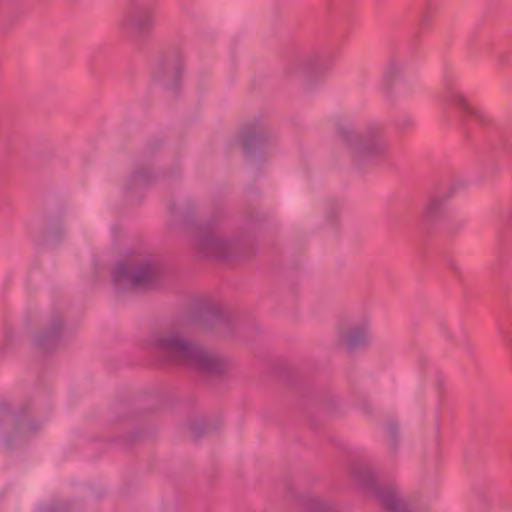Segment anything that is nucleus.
<instances>
[{
    "label": "nucleus",
    "instance_id": "nucleus-10",
    "mask_svg": "<svg viewBox=\"0 0 512 512\" xmlns=\"http://www.w3.org/2000/svg\"><path fill=\"white\" fill-rule=\"evenodd\" d=\"M381 502L389 512H405L407 502L396 490H389L381 495Z\"/></svg>",
    "mask_w": 512,
    "mask_h": 512
},
{
    "label": "nucleus",
    "instance_id": "nucleus-6",
    "mask_svg": "<svg viewBox=\"0 0 512 512\" xmlns=\"http://www.w3.org/2000/svg\"><path fill=\"white\" fill-rule=\"evenodd\" d=\"M155 25V12L145 7H135L127 11L119 20L118 26L123 31L148 32Z\"/></svg>",
    "mask_w": 512,
    "mask_h": 512
},
{
    "label": "nucleus",
    "instance_id": "nucleus-13",
    "mask_svg": "<svg viewBox=\"0 0 512 512\" xmlns=\"http://www.w3.org/2000/svg\"><path fill=\"white\" fill-rule=\"evenodd\" d=\"M166 68L165 65L162 63L157 64L152 71V77L155 81H161L162 80V74L165 72Z\"/></svg>",
    "mask_w": 512,
    "mask_h": 512
},
{
    "label": "nucleus",
    "instance_id": "nucleus-12",
    "mask_svg": "<svg viewBox=\"0 0 512 512\" xmlns=\"http://www.w3.org/2000/svg\"><path fill=\"white\" fill-rule=\"evenodd\" d=\"M37 512H65L63 506L54 504H45L37 509Z\"/></svg>",
    "mask_w": 512,
    "mask_h": 512
},
{
    "label": "nucleus",
    "instance_id": "nucleus-2",
    "mask_svg": "<svg viewBox=\"0 0 512 512\" xmlns=\"http://www.w3.org/2000/svg\"><path fill=\"white\" fill-rule=\"evenodd\" d=\"M157 271L153 258L127 257L115 264L112 279L118 288L129 289L150 282Z\"/></svg>",
    "mask_w": 512,
    "mask_h": 512
},
{
    "label": "nucleus",
    "instance_id": "nucleus-4",
    "mask_svg": "<svg viewBox=\"0 0 512 512\" xmlns=\"http://www.w3.org/2000/svg\"><path fill=\"white\" fill-rule=\"evenodd\" d=\"M336 341L339 346L354 350L367 345L371 339V321L361 319H340L335 325Z\"/></svg>",
    "mask_w": 512,
    "mask_h": 512
},
{
    "label": "nucleus",
    "instance_id": "nucleus-9",
    "mask_svg": "<svg viewBox=\"0 0 512 512\" xmlns=\"http://www.w3.org/2000/svg\"><path fill=\"white\" fill-rule=\"evenodd\" d=\"M405 79V66L401 61L390 60L384 67L379 88L384 93H391Z\"/></svg>",
    "mask_w": 512,
    "mask_h": 512
},
{
    "label": "nucleus",
    "instance_id": "nucleus-5",
    "mask_svg": "<svg viewBox=\"0 0 512 512\" xmlns=\"http://www.w3.org/2000/svg\"><path fill=\"white\" fill-rule=\"evenodd\" d=\"M196 248L204 255L222 258L226 255L230 242L225 237L211 229H199L194 235Z\"/></svg>",
    "mask_w": 512,
    "mask_h": 512
},
{
    "label": "nucleus",
    "instance_id": "nucleus-11",
    "mask_svg": "<svg viewBox=\"0 0 512 512\" xmlns=\"http://www.w3.org/2000/svg\"><path fill=\"white\" fill-rule=\"evenodd\" d=\"M299 68L307 74L317 73L321 69L320 58L316 55H309L300 61Z\"/></svg>",
    "mask_w": 512,
    "mask_h": 512
},
{
    "label": "nucleus",
    "instance_id": "nucleus-8",
    "mask_svg": "<svg viewBox=\"0 0 512 512\" xmlns=\"http://www.w3.org/2000/svg\"><path fill=\"white\" fill-rule=\"evenodd\" d=\"M454 187H448L432 195L422 209V218L427 223H433L445 216L448 199L453 195Z\"/></svg>",
    "mask_w": 512,
    "mask_h": 512
},
{
    "label": "nucleus",
    "instance_id": "nucleus-1",
    "mask_svg": "<svg viewBox=\"0 0 512 512\" xmlns=\"http://www.w3.org/2000/svg\"><path fill=\"white\" fill-rule=\"evenodd\" d=\"M151 347L164 353L172 361L191 367L209 375H222L231 364L223 356L201 349L184 339L178 331L168 330L151 336Z\"/></svg>",
    "mask_w": 512,
    "mask_h": 512
},
{
    "label": "nucleus",
    "instance_id": "nucleus-7",
    "mask_svg": "<svg viewBox=\"0 0 512 512\" xmlns=\"http://www.w3.org/2000/svg\"><path fill=\"white\" fill-rule=\"evenodd\" d=\"M441 101L447 109L455 110L460 114L471 115L479 121L482 120L481 113L470 104L464 92L453 84H446Z\"/></svg>",
    "mask_w": 512,
    "mask_h": 512
},
{
    "label": "nucleus",
    "instance_id": "nucleus-3",
    "mask_svg": "<svg viewBox=\"0 0 512 512\" xmlns=\"http://www.w3.org/2000/svg\"><path fill=\"white\" fill-rule=\"evenodd\" d=\"M338 137L343 146L357 158L376 155L385 147L381 131L378 128L357 132L352 127H340Z\"/></svg>",
    "mask_w": 512,
    "mask_h": 512
}]
</instances>
